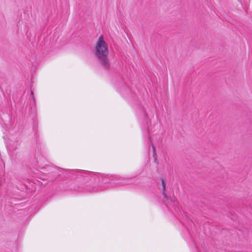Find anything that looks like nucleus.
Returning a JSON list of instances; mask_svg holds the SVG:
<instances>
[{"label":"nucleus","instance_id":"3","mask_svg":"<svg viewBox=\"0 0 252 252\" xmlns=\"http://www.w3.org/2000/svg\"><path fill=\"white\" fill-rule=\"evenodd\" d=\"M113 178L117 181V182H115L117 184L125 185L128 184L127 181L123 178H120L116 176L114 177Z\"/></svg>","mask_w":252,"mask_h":252},{"label":"nucleus","instance_id":"8","mask_svg":"<svg viewBox=\"0 0 252 252\" xmlns=\"http://www.w3.org/2000/svg\"><path fill=\"white\" fill-rule=\"evenodd\" d=\"M83 173L87 174V173H88V172H83Z\"/></svg>","mask_w":252,"mask_h":252},{"label":"nucleus","instance_id":"5","mask_svg":"<svg viewBox=\"0 0 252 252\" xmlns=\"http://www.w3.org/2000/svg\"><path fill=\"white\" fill-rule=\"evenodd\" d=\"M161 184H162V186H166V184L164 182V180L163 178H161Z\"/></svg>","mask_w":252,"mask_h":252},{"label":"nucleus","instance_id":"4","mask_svg":"<svg viewBox=\"0 0 252 252\" xmlns=\"http://www.w3.org/2000/svg\"><path fill=\"white\" fill-rule=\"evenodd\" d=\"M152 144V147L153 153V157L154 158L155 161L156 162L157 161V155L156 151V147L153 144Z\"/></svg>","mask_w":252,"mask_h":252},{"label":"nucleus","instance_id":"7","mask_svg":"<svg viewBox=\"0 0 252 252\" xmlns=\"http://www.w3.org/2000/svg\"><path fill=\"white\" fill-rule=\"evenodd\" d=\"M31 94H32L33 95V92H32H32H31Z\"/></svg>","mask_w":252,"mask_h":252},{"label":"nucleus","instance_id":"1","mask_svg":"<svg viewBox=\"0 0 252 252\" xmlns=\"http://www.w3.org/2000/svg\"><path fill=\"white\" fill-rule=\"evenodd\" d=\"M108 46L101 35L96 42L95 48V56L101 66L106 70L110 69V64L108 59Z\"/></svg>","mask_w":252,"mask_h":252},{"label":"nucleus","instance_id":"2","mask_svg":"<svg viewBox=\"0 0 252 252\" xmlns=\"http://www.w3.org/2000/svg\"><path fill=\"white\" fill-rule=\"evenodd\" d=\"M165 189H166V186H162V195L164 197V198H165L167 201V202H172L173 204H175V200L170 198V197L168 196L165 193Z\"/></svg>","mask_w":252,"mask_h":252},{"label":"nucleus","instance_id":"6","mask_svg":"<svg viewBox=\"0 0 252 252\" xmlns=\"http://www.w3.org/2000/svg\"><path fill=\"white\" fill-rule=\"evenodd\" d=\"M149 139H150V142H151V143H152V141H151V137H149Z\"/></svg>","mask_w":252,"mask_h":252}]
</instances>
